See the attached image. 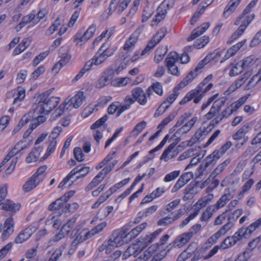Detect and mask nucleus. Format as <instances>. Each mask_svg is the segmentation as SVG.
I'll return each mask as SVG.
<instances>
[{
	"instance_id": "nucleus-44",
	"label": "nucleus",
	"mask_w": 261,
	"mask_h": 261,
	"mask_svg": "<svg viewBox=\"0 0 261 261\" xmlns=\"http://www.w3.org/2000/svg\"><path fill=\"white\" fill-rule=\"evenodd\" d=\"M59 57L61 58L60 62L64 66L70 61L71 55L67 50H60L59 53Z\"/></svg>"
},
{
	"instance_id": "nucleus-20",
	"label": "nucleus",
	"mask_w": 261,
	"mask_h": 261,
	"mask_svg": "<svg viewBox=\"0 0 261 261\" xmlns=\"http://www.w3.org/2000/svg\"><path fill=\"white\" fill-rule=\"evenodd\" d=\"M249 128L250 127L249 125H244L232 136V138L234 140L239 141L242 139L244 140L243 142L241 143V146L243 145L246 142V140L245 139V136L248 132Z\"/></svg>"
},
{
	"instance_id": "nucleus-40",
	"label": "nucleus",
	"mask_w": 261,
	"mask_h": 261,
	"mask_svg": "<svg viewBox=\"0 0 261 261\" xmlns=\"http://www.w3.org/2000/svg\"><path fill=\"white\" fill-rule=\"evenodd\" d=\"M75 170V173L73 174V176L77 173H80V174L76 177V180H78L81 178L84 177L89 173L90 168L88 167H82L81 166H79L74 168L71 171Z\"/></svg>"
},
{
	"instance_id": "nucleus-26",
	"label": "nucleus",
	"mask_w": 261,
	"mask_h": 261,
	"mask_svg": "<svg viewBox=\"0 0 261 261\" xmlns=\"http://www.w3.org/2000/svg\"><path fill=\"white\" fill-rule=\"evenodd\" d=\"M14 225L13 218L11 217L7 219L4 223V231L2 233V238H5L8 237L12 233L13 230Z\"/></svg>"
},
{
	"instance_id": "nucleus-23",
	"label": "nucleus",
	"mask_w": 261,
	"mask_h": 261,
	"mask_svg": "<svg viewBox=\"0 0 261 261\" xmlns=\"http://www.w3.org/2000/svg\"><path fill=\"white\" fill-rule=\"evenodd\" d=\"M241 0H231L224 8L223 16L225 18L229 17L236 10Z\"/></svg>"
},
{
	"instance_id": "nucleus-57",
	"label": "nucleus",
	"mask_w": 261,
	"mask_h": 261,
	"mask_svg": "<svg viewBox=\"0 0 261 261\" xmlns=\"http://www.w3.org/2000/svg\"><path fill=\"white\" fill-rule=\"evenodd\" d=\"M48 51H44L36 56L33 61V66L35 67L38 65L41 61L44 60V59L48 55Z\"/></svg>"
},
{
	"instance_id": "nucleus-39",
	"label": "nucleus",
	"mask_w": 261,
	"mask_h": 261,
	"mask_svg": "<svg viewBox=\"0 0 261 261\" xmlns=\"http://www.w3.org/2000/svg\"><path fill=\"white\" fill-rule=\"evenodd\" d=\"M230 160H226L221 164H219L216 169L211 173L210 177H216L220 174L229 164Z\"/></svg>"
},
{
	"instance_id": "nucleus-11",
	"label": "nucleus",
	"mask_w": 261,
	"mask_h": 261,
	"mask_svg": "<svg viewBox=\"0 0 261 261\" xmlns=\"http://www.w3.org/2000/svg\"><path fill=\"white\" fill-rule=\"evenodd\" d=\"M127 229V226H125L121 230H115L112 233L110 239L115 242L118 247L123 244L124 242L123 239L125 238V234Z\"/></svg>"
},
{
	"instance_id": "nucleus-61",
	"label": "nucleus",
	"mask_w": 261,
	"mask_h": 261,
	"mask_svg": "<svg viewBox=\"0 0 261 261\" xmlns=\"http://www.w3.org/2000/svg\"><path fill=\"white\" fill-rule=\"evenodd\" d=\"M22 142H18L10 152L11 155H14L18 153L21 150L27 148L26 145H22Z\"/></svg>"
},
{
	"instance_id": "nucleus-13",
	"label": "nucleus",
	"mask_w": 261,
	"mask_h": 261,
	"mask_svg": "<svg viewBox=\"0 0 261 261\" xmlns=\"http://www.w3.org/2000/svg\"><path fill=\"white\" fill-rule=\"evenodd\" d=\"M131 1L123 0L120 3V0H112L109 8V12L111 14L116 10L117 8H118V10L119 12H122L127 8Z\"/></svg>"
},
{
	"instance_id": "nucleus-55",
	"label": "nucleus",
	"mask_w": 261,
	"mask_h": 261,
	"mask_svg": "<svg viewBox=\"0 0 261 261\" xmlns=\"http://www.w3.org/2000/svg\"><path fill=\"white\" fill-rule=\"evenodd\" d=\"M147 122L145 121H142L140 123H138L132 131V133L134 135L137 136L146 127Z\"/></svg>"
},
{
	"instance_id": "nucleus-28",
	"label": "nucleus",
	"mask_w": 261,
	"mask_h": 261,
	"mask_svg": "<svg viewBox=\"0 0 261 261\" xmlns=\"http://www.w3.org/2000/svg\"><path fill=\"white\" fill-rule=\"evenodd\" d=\"M70 196L69 195L67 196L66 194H65L64 196L57 199L49 205L48 210L52 211L60 209L63 206V204L66 202Z\"/></svg>"
},
{
	"instance_id": "nucleus-21",
	"label": "nucleus",
	"mask_w": 261,
	"mask_h": 261,
	"mask_svg": "<svg viewBox=\"0 0 261 261\" xmlns=\"http://www.w3.org/2000/svg\"><path fill=\"white\" fill-rule=\"evenodd\" d=\"M132 96L141 105H144L147 102L146 94L143 89L141 88H136L132 90Z\"/></svg>"
},
{
	"instance_id": "nucleus-19",
	"label": "nucleus",
	"mask_w": 261,
	"mask_h": 261,
	"mask_svg": "<svg viewBox=\"0 0 261 261\" xmlns=\"http://www.w3.org/2000/svg\"><path fill=\"white\" fill-rule=\"evenodd\" d=\"M242 209H238L232 214H228L227 223L223 225L228 230H229L233 226L234 222L242 214Z\"/></svg>"
},
{
	"instance_id": "nucleus-14",
	"label": "nucleus",
	"mask_w": 261,
	"mask_h": 261,
	"mask_svg": "<svg viewBox=\"0 0 261 261\" xmlns=\"http://www.w3.org/2000/svg\"><path fill=\"white\" fill-rule=\"evenodd\" d=\"M113 55L114 51L113 50H98L93 58L97 64L99 65Z\"/></svg>"
},
{
	"instance_id": "nucleus-1",
	"label": "nucleus",
	"mask_w": 261,
	"mask_h": 261,
	"mask_svg": "<svg viewBox=\"0 0 261 261\" xmlns=\"http://www.w3.org/2000/svg\"><path fill=\"white\" fill-rule=\"evenodd\" d=\"M60 101L57 97L49 96L46 93L40 94L33 106V111L36 114H48L55 108Z\"/></svg>"
},
{
	"instance_id": "nucleus-35",
	"label": "nucleus",
	"mask_w": 261,
	"mask_h": 261,
	"mask_svg": "<svg viewBox=\"0 0 261 261\" xmlns=\"http://www.w3.org/2000/svg\"><path fill=\"white\" fill-rule=\"evenodd\" d=\"M176 144L173 143L169 145V146L164 151L160 159L165 162L168 161L169 159L173 158L174 155L172 154L171 151L175 147Z\"/></svg>"
},
{
	"instance_id": "nucleus-4",
	"label": "nucleus",
	"mask_w": 261,
	"mask_h": 261,
	"mask_svg": "<svg viewBox=\"0 0 261 261\" xmlns=\"http://www.w3.org/2000/svg\"><path fill=\"white\" fill-rule=\"evenodd\" d=\"M96 25L94 23L91 24L88 29L84 31V29H81L75 35L74 42L76 44L85 42L90 39L94 35L96 30Z\"/></svg>"
},
{
	"instance_id": "nucleus-6",
	"label": "nucleus",
	"mask_w": 261,
	"mask_h": 261,
	"mask_svg": "<svg viewBox=\"0 0 261 261\" xmlns=\"http://www.w3.org/2000/svg\"><path fill=\"white\" fill-rule=\"evenodd\" d=\"M252 74V71L250 70L246 72L241 77L236 80L235 82L232 83L229 88L225 91V95H228L231 92H234L238 88H240L245 82L251 76Z\"/></svg>"
},
{
	"instance_id": "nucleus-49",
	"label": "nucleus",
	"mask_w": 261,
	"mask_h": 261,
	"mask_svg": "<svg viewBox=\"0 0 261 261\" xmlns=\"http://www.w3.org/2000/svg\"><path fill=\"white\" fill-rule=\"evenodd\" d=\"M260 243L261 236H259L250 241L246 249L250 252L252 251L256 247L258 248V245Z\"/></svg>"
},
{
	"instance_id": "nucleus-45",
	"label": "nucleus",
	"mask_w": 261,
	"mask_h": 261,
	"mask_svg": "<svg viewBox=\"0 0 261 261\" xmlns=\"http://www.w3.org/2000/svg\"><path fill=\"white\" fill-rule=\"evenodd\" d=\"M69 105H66L65 101L63 104H61L59 108L56 110L51 115L50 120L51 121L56 120L58 118L60 117L63 114L65 108L66 107V109Z\"/></svg>"
},
{
	"instance_id": "nucleus-34",
	"label": "nucleus",
	"mask_w": 261,
	"mask_h": 261,
	"mask_svg": "<svg viewBox=\"0 0 261 261\" xmlns=\"http://www.w3.org/2000/svg\"><path fill=\"white\" fill-rule=\"evenodd\" d=\"M117 245L110 239L108 241H105L102 245H101L99 248V251H102L106 250L107 254H110L116 247H117Z\"/></svg>"
},
{
	"instance_id": "nucleus-59",
	"label": "nucleus",
	"mask_w": 261,
	"mask_h": 261,
	"mask_svg": "<svg viewBox=\"0 0 261 261\" xmlns=\"http://www.w3.org/2000/svg\"><path fill=\"white\" fill-rule=\"evenodd\" d=\"M57 144L56 140L49 138L48 145L47 150V153L48 155H50L53 153L56 149V147Z\"/></svg>"
},
{
	"instance_id": "nucleus-36",
	"label": "nucleus",
	"mask_w": 261,
	"mask_h": 261,
	"mask_svg": "<svg viewBox=\"0 0 261 261\" xmlns=\"http://www.w3.org/2000/svg\"><path fill=\"white\" fill-rule=\"evenodd\" d=\"M198 73L195 70L191 71L187 76L182 80V81L178 84V86L182 88L187 86L189 83L191 82L197 76Z\"/></svg>"
},
{
	"instance_id": "nucleus-22",
	"label": "nucleus",
	"mask_w": 261,
	"mask_h": 261,
	"mask_svg": "<svg viewBox=\"0 0 261 261\" xmlns=\"http://www.w3.org/2000/svg\"><path fill=\"white\" fill-rule=\"evenodd\" d=\"M41 181V179L38 177L36 178L35 176L33 175L23 185V190L25 192H29L36 187Z\"/></svg>"
},
{
	"instance_id": "nucleus-37",
	"label": "nucleus",
	"mask_w": 261,
	"mask_h": 261,
	"mask_svg": "<svg viewBox=\"0 0 261 261\" xmlns=\"http://www.w3.org/2000/svg\"><path fill=\"white\" fill-rule=\"evenodd\" d=\"M179 60V56L178 54L174 51L170 52L168 55L165 61V66H169L171 65H175Z\"/></svg>"
},
{
	"instance_id": "nucleus-50",
	"label": "nucleus",
	"mask_w": 261,
	"mask_h": 261,
	"mask_svg": "<svg viewBox=\"0 0 261 261\" xmlns=\"http://www.w3.org/2000/svg\"><path fill=\"white\" fill-rule=\"evenodd\" d=\"M192 114L191 113H184L179 118L175 125L170 129V130L174 131L176 127L181 125L184 123V122Z\"/></svg>"
},
{
	"instance_id": "nucleus-62",
	"label": "nucleus",
	"mask_w": 261,
	"mask_h": 261,
	"mask_svg": "<svg viewBox=\"0 0 261 261\" xmlns=\"http://www.w3.org/2000/svg\"><path fill=\"white\" fill-rule=\"evenodd\" d=\"M261 42V30L258 31L254 36L250 42V47H254Z\"/></svg>"
},
{
	"instance_id": "nucleus-54",
	"label": "nucleus",
	"mask_w": 261,
	"mask_h": 261,
	"mask_svg": "<svg viewBox=\"0 0 261 261\" xmlns=\"http://www.w3.org/2000/svg\"><path fill=\"white\" fill-rule=\"evenodd\" d=\"M116 71L112 66H110L108 69L102 72L101 74L103 75L109 81L113 78Z\"/></svg>"
},
{
	"instance_id": "nucleus-52",
	"label": "nucleus",
	"mask_w": 261,
	"mask_h": 261,
	"mask_svg": "<svg viewBox=\"0 0 261 261\" xmlns=\"http://www.w3.org/2000/svg\"><path fill=\"white\" fill-rule=\"evenodd\" d=\"M110 82L102 74H101L100 77L97 80L95 86L96 88L101 89L108 85Z\"/></svg>"
},
{
	"instance_id": "nucleus-2",
	"label": "nucleus",
	"mask_w": 261,
	"mask_h": 261,
	"mask_svg": "<svg viewBox=\"0 0 261 261\" xmlns=\"http://www.w3.org/2000/svg\"><path fill=\"white\" fill-rule=\"evenodd\" d=\"M212 75H209L206 77L195 89L192 90L188 92L184 98L180 101V105H184L194 98V102L198 103L201 100L204 94L208 91L213 87V84H208L203 90V87L205 86L212 79Z\"/></svg>"
},
{
	"instance_id": "nucleus-18",
	"label": "nucleus",
	"mask_w": 261,
	"mask_h": 261,
	"mask_svg": "<svg viewBox=\"0 0 261 261\" xmlns=\"http://www.w3.org/2000/svg\"><path fill=\"white\" fill-rule=\"evenodd\" d=\"M166 33L165 29L162 28L148 42L145 49H152L164 37Z\"/></svg>"
},
{
	"instance_id": "nucleus-29",
	"label": "nucleus",
	"mask_w": 261,
	"mask_h": 261,
	"mask_svg": "<svg viewBox=\"0 0 261 261\" xmlns=\"http://www.w3.org/2000/svg\"><path fill=\"white\" fill-rule=\"evenodd\" d=\"M232 198L230 193H227L223 195L217 202L215 204L212 205L214 209L217 211L218 210L224 207L227 202Z\"/></svg>"
},
{
	"instance_id": "nucleus-15",
	"label": "nucleus",
	"mask_w": 261,
	"mask_h": 261,
	"mask_svg": "<svg viewBox=\"0 0 261 261\" xmlns=\"http://www.w3.org/2000/svg\"><path fill=\"white\" fill-rule=\"evenodd\" d=\"M16 94L17 96L14 98L13 104L15 105L18 102L21 101L25 97V90L22 88L18 87L17 89L13 90L11 92H8L7 94V98L13 97L14 95Z\"/></svg>"
},
{
	"instance_id": "nucleus-60",
	"label": "nucleus",
	"mask_w": 261,
	"mask_h": 261,
	"mask_svg": "<svg viewBox=\"0 0 261 261\" xmlns=\"http://www.w3.org/2000/svg\"><path fill=\"white\" fill-rule=\"evenodd\" d=\"M153 11L151 8L149 7H145L144 9L142 14V22L146 21L152 15Z\"/></svg>"
},
{
	"instance_id": "nucleus-27",
	"label": "nucleus",
	"mask_w": 261,
	"mask_h": 261,
	"mask_svg": "<svg viewBox=\"0 0 261 261\" xmlns=\"http://www.w3.org/2000/svg\"><path fill=\"white\" fill-rule=\"evenodd\" d=\"M146 223H143L135 228H133L128 233L126 234H125L126 241H130L136 238L140 233V232L146 227Z\"/></svg>"
},
{
	"instance_id": "nucleus-7",
	"label": "nucleus",
	"mask_w": 261,
	"mask_h": 261,
	"mask_svg": "<svg viewBox=\"0 0 261 261\" xmlns=\"http://www.w3.org/2000/svg\"><path fill=\"white\" fill-rule=\"evenodd\" d=\"M85 100V96L83 92L79 91L74 96L70 99L66 98L65 100L66 105H69L67 109L79 108Z\"/></svg>"
},
{
	"instance_id": "nucleus-30",
	"label": "nucleus",
	"mask_w": 261,
	"mask_h": 261,
	"mask_svg": "<svg viewBox=\"0 0 261 261\" xmlns=\"http://www.w3.org/2000/svg\"><path fill=\"white\" fill-rule=\"evenodd\" d=\"M235 111L233 110V109L231 107V105H230L225 110H224L220 114H219L218 116H217L214 120L215 121L216 124H217L224 118H227L229 117Z\"/></svg>"
},
{
	"instance_id": "nucleus-64",
	"label": "nucleus",
	"mask_w": 261,
	"mask_h": 261,
	"mask_svg": "<svg viewBox=\"0 0 261 261\" xmlns=\"http://www.w3.org/2000/svg\"><path fill=\"white\" fill-rule=\"evenodd\" d=\"M249 252V251L246 249L244 252L238 255L234 261H247L250 258Z\"/></svg>"
},
{
	"instance_id": "nucleus-47",
	"label": "nucleus",
	"mask_w": 261,
	"mask_h": 261,
	"mask_svg": "<svg viewBox=\"0 0 261 261\" xmlns=\"http://www.w3.org/2000/svg\"><path fill=\"white\" fill-rule=\"evenodd\" d=\"M195 186V184L191 182L186 188L184 190L185 196L184 199L185 200L193 197L194 195L193 191L194 190Z\"/></svg>"
},
{
	"instance_id": "nucleus-63",
	"label": "nucleus",
	"mask_w": 261,
	"mask_h": 261,
	"mask_svg": "<svg viewBox=\"0 0 261 261\" xmlns=\"http://www.w3.org/2000/svg\"><path fill=\"white\" fill-rule=\"evenodd\" d=\"M73 153L75 159L78 162H82L84 160V154L80 147H75L73 150Z\"/></svg>"
},
{
	"instance_id": "nucleus-8",
	"label": "nucleus",
	"mask_w": 261,
	"mask_h": 261,
	"mask_svg": "<svg viewBox=\"0 0 261 261\" xmlns=\"http://www.w3.org/2000/svg\"><path fill=\"white\" fill-rule=\"evenodd\" d=\"M162 229L160 228L149 235H146L144 238H140L138 242V246L141 248V249L147 247L150 243H152L154 240L162 232Z\"/></svg>"
},
{
	"instance_id": "nucleus-46",
	"label": "nucleus",
	"mask_w": 261,
	"mask_h": 261,
	"mask_svg": "<svg viewBox=\"0 0 261 261\" xmlns=\"http://www.w3.org/2000/svg\"><path fill=\"white\" fill-rule=\"evenodd\" d=\"M104 179V177L98 173L87 186L86 190L87 191L92 189L95 187L97 186L102 180Z\"/></svg>"
},
{
	"instance_id": "nucleus-51",
	"label": "nucleus",
	"mask_w": 261,
	"mask_h": 261,
	"mask_svg": "<svg viewBox=\"0 0 261 261\" xmlns=\"http://www.w3.org/2000/svg\"><path fill=\"white\" fill-rule=\"evenodd\" d=\"M176 115V112H172L167 117L165 118L158 125V128H160L161 129L163 128L165 126L167 125L170 121L173 120Z\"/></svg>"
},
{
	"instance_id": "nucleus-9",
	"label": "nucleus",
	"mask_w": 261,
	"mask_h": 261,
	"mask_svg": "<svg viewBox=\"0 0 261 261\" xmlns=\"http://www.w3.org/2000/svg\"><path fill=\"white\" fill-rule=\"evenodd\" d=\"M37 228L34 226H29L21 231L15 239L17 244H20L27 240L35 232Z\"/></svg>"
},
{
	"instance_id": "nucleus-5",
	"label": "nucleus",
	"mask_w": 261,
	"mask_h": 261,
	"mask_svg": "<svg viewBox=\"0 0 261 261\" xmlns=\"http://www.w3.org/2000/svg\"><path fill=\"white\" fill-rule=\"evenodd\" d=\"M227 100V98L222 97L214 102L210 111L205 115L203 119L204 121L211 120L219 113L221 108L225 105Z\"/></svg>"
},
{
	"instance_id": "nucleus-38",
	"label": "nucleus",
	"mask_w": 261,
	"mask_h": 261,
	"mask_svg": "<svg viewBox=\"0 0 261 261\" xmlns=\"http://www.w3.org/2000/svg\"><path fill=\"white\" fill-rule=\"evenodd\" d=\"M107 224L106 222H103L101 223L98 224L91 231L87 232L85 234V237L86 238H89L94 236L95 234L98 233L101 231L105 227H106Z\"/></svg>"
},
{
	"instance_id": "nucleus-53",
	"label": "nucleus",
	"mask_w": 261,
	"mask_h": 261,
	"mask_svg": "<svg viewBox=\"0 0 261 261\" xmlns=\"http://www.w3.org/2000/svg\"><path fill=\"white\" fill-rule=\"evenodd\" d=\"M190 129L187 127L185 124L179 128L172 136V138L178 140V141L180 140V136L188 133Z\"/></svg>"
},
{
	"instance_id": "nucleus-12",
	"label": "nucleus",
	"mask_w": 261,
	"mask_h": 261,
	"mask_svg": "<svg viewBox=\"0 0 261 261\" xmlns=\"http://www.w3.org/2000/svg\"><path fill=\"white\" fill-rule=\"evenodd\" d=\"M149 50H143L141 53L140 50H137L133 52V50H123L121 51V56L122 57H128V61L129 62H134L137 61L140 57L143 56L146 54H148Z\"/></svg>"
},
{
	"instance_id": "nucleus-24",
	"label": "nucleus",
	"mask_w": 261,
	"mask_h": 261,
	"mask_svg": "<svg viewBox=\"0 0 261 261\" xmlns=\"http://www.w3.org/2000/svg\"><path fill=\"white\" fill-rule=\"evenodd\" d=\"M128 57H122L121 52L119 54L118 59L116 60V64H119L118 67H116L115 70L116 74H118L121 71L125 69L129 62L128 61Z\"/></svg>"
},
{
	"instance_id": "nucleus-42",
	"label": "nucleus",
	"mask_w": 261,
	"mask_h": 261,
	"mask_svg": "<svg viewBox=\"0 0 261 261\" xmlns=\"http://www.w3.org/2000/svg\"><path fill=\"white\" fill-rule=\"evenodd\" d=\"M216 211L212 205L208 206L206 209L202 213L200 217L201 221H207L213 216V214Z\"/></svg>"
},
{
	"instance_id": "nucleus-16",
	"label": "nucleus",
	"mask_w": 261,
	"mask_h": 261,
	"mask_svg": "<svg viewBox=\"0 0 261 261\" xmlns=\"http://www.w3.org/2000/svg\"><path fill=\"white\" fill-rule=\"evenodd\" d=\"M1 209L15 214L18 211L20 207V204L15 203L10 200H7L1 204Z\"/></svg>"
},
{
	"instance_id": "nucleus-31",
	"label": "nucleus",
	"mask_w": 261,
	"mask_h": 261,
	"mask_svg": "<svg viewBox=\"0 0 261 261\" xmlns=\"http://www.w3.org/2000/svg\"><path fill=\"white\" fill-rule=\"evenodd\" d=\"M139 35V31L136 30L134 32L125 42L123 49H130L132 47H135V45L138 40Z\"/></svg>"
},
{
	"instance_id": "nucleus-10",
	"label": "nucleus",
	"mask_w": 261,
	"mask_h": 261,
	"mask_svg": "<svg viewBox=\"0 0 261 261\" xmlns=\"http://www.w3.org/2000/svg\"><path fill=\"white\" fill-rule=\"evenodd\" d=\"M221 54V52H217L216 53L214 52L207 55L203 59L198 63L194 70L198 73V72L211 60H214L215 61H218Z\"/></svg>"
},
{
	"instance_id": "nucleus-33",
	"label": "nucleus",
	"mask_w": 261,
	"mask_h": 261,
	"mask_svg": "<svg viewBox=\"0 0 261 261\" xmlns=\"http://www.w3.org/2000/svg\"><path fill=\"white\" fill-rule=\"evenodd\" d=\"M228 230L223 226L216 232L207 241V244H210V246L216 242L217 240L222 236L224 235Z\"/></svg>"
},
{
	"instance_id": "nucleus-32",
	"label": "nucleus",
	"mask_w": 261,
	"mask_h": 261,
	"mask_svg": "<svg viewBox=\"0 0 261 261\" xmlns=\"http://www.w3.org/2000/svg\"><path fill=\"white\" fill-rule=\"evenodd\" d=\"M255 230L253 228L250 224L248 227L244 228L242 227L239 229L237 231V235L240 238V240L243 238L248 239L249 238L252 233Z\"/></svg>"
},
{
	"instance_id": "nucleus-3",
	"label": "nucleus",
	"mask_w": 261,
	"mask_h": 261,
	"mask_svg": "<svg viewBox=\"0 0 261 261\" xmlns=\"http://www.w3.org/2000/svg\"><path fill=\"white\" fill-rule=\"evenodd\" d=\"M240 241V238L237 235V232L231 237H227L221 244L220 246H215L204 257V259H208L216 254L220 248L223 249L234 245L238 241Z\"/></svg>"
},
{
	"instance_id": "nucleus-56",
	"label": "nucleus",
	"mask_w": 261,
	"mask_h": 261,
	"mask_svg": "<svg viewBox=\"0 0 261 261\" xmlns=\"http://www.w3.org/2000/svg\"><path fill=\"white\" fill-rule=\"evenodd\" d=\"M109 116L107 115H104L100 119L97 120L91 126V129H95L104 125L105 122L108 119Z\"/></svg>"
},
{
	"instance_id": "nucleus-58",
	"label": "nucleus",
	"mask_w": 261,
	"mask_h": 261,
	"mask_svg": "<svg viewBox=\"0 0 261 261\" xmlns=\"http://www.w3.org/2000/svg\"><path fill=\"white\" fill-rule=\"evenodd\" d=\"M248 97L246 96H243L239 98L236 102L231 103V107L233 109V110L237 111L246 101Z\"/></svg>"
},
{
	"instance_id": "nucleus-25",
	"label": "nucleus",
	"mask_w": 261,
	"mask_h": 261,
	"mask_svg": "<svg viewBox=\"0 0 261 261\" xmlns=\"http://www.w3.org/2000/svg\"><path fill=\"white\" fill-rule=\"evenodd\" d=\"M43 149L40 147H35L31 152H30L28 156L26 158L27 163H32L37 161L41 153L42 152Z\"/></svg>"
},
{
	"instance_id": "nucleus-17",
	"label": "nucleus",
	"mask_w": 261,
	"mask_h": 261,
	"mask_svg": "<svg viewBox=\"0 0 261 261\" xmlns=\"http://www.w3.org/2000/svg\"><path fill=\"white\" fill-rule=\"evenodd\" d=\"M192 238L191 232H184L177 237L172 243L173 245L180 248L186 244Z\"/></svg>"
},
{
	"instance_id": "nucleus-43",
	"label": "nucleus",
	"mask_w": 261,
	"mask_h": 261,
	"mask_svg": "<svg viewBox=\"0 0 261 261\" xmlns=\"http://www.w3.org/2000/svg\"><path fill=\"white\" fill-rule=\"evenodd\" d=\"M209 42V38L204 36L197 39L193 44V47L196 49H201Z\"/></svg>"
},
{
	"instance_id": "nucleus-48",
	"label": "nucleus",
	"mask_w": 261,
	"mask_h": 261,
	"mask_svg": "<svg viewBox=\"0 0 261 261\" xmlns=\"http://www.w3.org/2000/svg\"><path fill=\"white\" fill-rule=\"evenodd\" d=\"M63 17H58L55 20L54 23L48 29V33L49 34H52L55 31H56L57 30L59 27L61 26V25L63 24Z\"/></svg>"
},
{
	"instance_id": "nucleus-41",
	"label": "nucleus",
	"mask_w": 261,
	"mask_h": 261,
	"mask_svg": "<svg viewBox=\"0 0 261 261\" xmlns=\"http://www.w3.org/2000/svg\"><path fill=\"white\" fill-rule=\"evenodd\" d=\"M34 18V14H29L28 15L24 16L22 17L21 21L16 25V31H19L23 27L31 22L32 19Z\"/></svg>"
}]
</instances>
